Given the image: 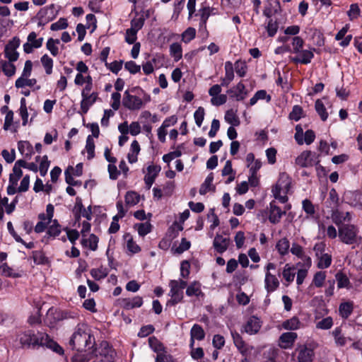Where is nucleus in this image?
<instances>
[{"instance_id":"4","label":"nucleus","mask_w":362,"mask_h":362,"mask_svg":"<svg viewBox=\"0 0 362 362\" xmlns=\"http://www.w3.org/2000/svg\"><path fill=\"white\" fill-rule=\"evenodd\" d=\"M291 179L286 173L281 174L275 186L272 188V193L275 199L281 203L288 201L287 194L291 187Z\"/></svg>"},{"instance_id":"26","label":"nucleus","mask_w":362,"mask_h":362,"mask_svg":"<svg viewBox=\"0 0 362 362\" xmlns=\"http://www.w3.org/2000/svg\"><path fill=\"white\" fill-rule=\"evenodd\" d=\"M18 148L22 155L27 159H30L33 153V148L32 145L28 141H21L18 143Z\"/></svg>"},{"instance_id":"28","label":"nucleus","mask_w":362,"mask_h":362,"mask_svg":"<svg viewBox=\"0 0 362 362\" xmlns=\"http://www.w3.org/2000/svg\"><path fill=\"white\" fill-rule=\"evenodd\" d=\"M214 180V175L212 173H209L205 179L204 183L201 185L199 189V194L202 195L206 194L209 191L215 190V187L212 186Z\"/></svg>"},{"instance_id":"13","label":"nucleus","mask_w":362,"mask_h":362,"mask_svg":"<svg viewBox=\"0 0 362 362\" xmlns=\"http://www.w3.org/2000/svg\"><path fill=\"white\" fill-rule=\"evenodd\" d=\"M120 307L126 310L140 308L143 305V298L141 296H134L132 298H124L119 299Z\"/></svg>"},{"instance_id":"33","label":"nucleus","mask_w":362,"mask_h":362,"mask_svg":"<svg viewBox=\"0 0 362 362\" xmlns=\"http://www.w3.org/2000/svg\"><path fill=\"white\" fill-rule=\"evenodd\" d=\"M191 338H195L197 340L202 341L205 337V332L201 325L194 324L190 330Z\"/></svg>"},{"instance_id":"16","label":"nucleus","mask_w":362,"mask_h":362,"mask_svg":"<svg viewBox=\"0 0 362 362\" xmlns=\"http://www.w3.org/2000/svg\"><path fill=\"white\" fill-rule=\"evenodd\" d=\"M261 328V322L259 318L252 316L248 319L246 324L243 326L242 332L252 335L257 334Z\"/></svg>"},{"instance_id":"63","label":"nucleus","mask_w":362,"mask_h":362,"mask_svg":"<svg viewBox=\"0 0 362 362\" xmlns=\"http://www.w3.org/2000/svg\"><path fill=\"white\" fill-rule=\"evenodd\" d=\"M212 344L216 349H221L225 345V339L221 334H215L212 339Z\"/></svg>"},{"instance_id":"15","label":"nucleus","mask_w":362,"mask_h":362,"mask_svg":"<svg viewBox=\"0 0 362 362\" xmlns=\"http://www.w3.org/2000/svg\"><path fill=\"white\" fill-rule=\"evenodd\" d=\"M298 335L296 332L283 333L279 339V346L284 349H288L293 346Z\"/></svg>"},{"instance_id":"22","label":"nucleus","mask_w":362,"mask_h":362,"mask_svg":"<svg viewBox=\"0 0 362 362\" xmlns=\"http://www.w3.org/2000/svg\"><path fill=\"white\" fill-rule=\"evenodd\" d=\"M186 295L187 296H196L197 298L204 297V294L202 291V285L199 281H194L192 282L186 289Z\"/></svg>"},{"instance_id":"51","label":"nucleus","mask_w":362,"mask_h":362,"mask_svg":"<svg viewBox=\"0 0 362 362\" xmlns=\"http://www.w3.org/2000/svg\"><path fill=\"white\" fill-rule=\"evenodd\" d=\"M326 278L325 272H317L315 274L313 284L317 288H320L323 286L324 281Z\"/></svg>"},{"instance_id":"31","label":"nucleus","mask_w":362,"mask_h":362,"mask_svg":"<svg viewBox=\"0 0 362 362\" xmlns=\"http://www.w3.org/2000/svg\"><path fill=\"white\" fill-rule=\"evenodd\" d=\"M13 62L9 60H1L0 64L4 74L8 77L13 76L16 73V66L12 64Z\"/></svg>"},{"instance_id":"64","label":"nucleus","mask_w":362,"mask_h":362,"mask_svg":"<svg viewBox=\"0 0 362 362\" xmlns=\"http://www.w3.org/2000/svg\"><path fill=\"white\" fill-rule=\"evenodd\" d=\"M155 362H174V359L171 355L167 354L164 350L157 354Z\"/></svg>"},{"instance_id":"41","label":"nucleus","mask_w":362,"mask_h":362,"mask_svg":"<svg viewBox=\"0 0 362 362\" xmlns=\"http://www.w3.org/2000/svg\"><path fill=\"white\" fill-rule=\"evenodd\" d=\"M300 322L296 317L286 320L283 322L282 326L285 329L296 330L300 327Z\"/></svg>"},{"instance_id":"25","label":"nucleus","mask_w":362,"mask_h":362,"mask_svg":"<svg viewBox=\"0 0 362 362\" xmlns=\"http://www.w3.org/2000/svg\"><path fill=\"white\" fill-rule=\"evenodd\" d=\"M228 93H233L231 96L235 97L238 101L244 100L247 95V92L245 90V86L242 82L236 85L235 90L230 89Z\"/></svg>"},{"instance_id":"18","label":"nucleus","mask_w":362,"mask_h":362,"mask_svg":"<svg viewBox=\"0 0 362 362\" xmlns=\"http://www.w3.org/2000/svg\"><path fill=\"white\" fill-rule=\"evenodd\" d=\"M279 286V281L276 276L267 272L264 279V287L268 293H272Z\"/></svg>"},{"instance_id":"38","label":"nucleus","mask_w":362,"mask_h":362,"mask_svg":"<svg viewBox=\"0 0 362 362\" xmlns=\"http://www.w3.org/2000/svg\"><path fill=\"white\" fill-rule=\"evenodd\" d=\"M339 312L341 317L348 318L353 312V304L349 302L342 303L339 308Z\"/></svg>"},{"instance_id":"58","label":"nucleus","mask_w":362,"mask_h":362,"mask_svg":"<svg viewBox=\"0 0 362 362\" xmlns=\"http://www.w3.org/2000/svg\"><path fill=\"white\" fill-rule=\"evenodd\" d=\"M234 68L231 62L225 63V77L228 81H232L234 78Z\"/></svg>"},{"instance_id":"57","label":"nucleus","mask_w":362,"mask_h":362,"mask_svg":"<svg viewBox=\"0 0 362 362\" xmlns=\"http://www.w3.org/2000/svg\"><path fill=\"white\" fill-rule=\"evenodd\" d=\"M25 160L20 159L18 160L13 168V173L12 175L17 177V178H21L23 175V171L21 168H24Z\"/></svg>"},{"instance_id":"48","label":"nucleus","mask_w":362,"mask_h":362,"mask_svg":"<svg viewBox=\"0 0 362 362\" xmlns=\"http://www.w3.org/2000/svg\"><path fill=\"white\" fill-rule=\"evenodd\" d=\"M225 120L233 126H238L240 124L239 118L233 110H229L226 112Z\"/></svg>"},{"instance_id":"45","label":"nucleus","mask_w":362,"mask_h":362,"mask_svg":"<svg viewBox=\"0 0 362 362\" xmlns=\"http://www.w3.org/2000/svg\"><path fill=\"white\" fill-rule=\"evenodd\" d=\"M148 344L153 351L157 354L165 350L163 344L159 341L155 337L148 338Z\"/></svg>"},{"instance_id":"2","label":"nucleus","mask_w":362,"mask_h":362,"mask_svg":"<svg viewBox=\"0 0 362 362\" xmlns=\"http://www.w3.org/2000/svg\"><path fill=\"white\" fill-rule=\"evenodd\" d=\"M69 346L78 351H86L93 348L95 340L90 329L85 323L78 324L69 340Z\"/></svg>"},{"instance_id":"12","label":"nucleus","mask_w":362,"mask_h":362,"mask_svg":"<svg viewBox=\"0 0 362 362\" xmlns=\"http://www.w3.org/2000/svg\"><path fill=\"white\" fill-rule=\"evenodd\" d=\"M331 218L333 223L336 224L338 228L343 226L344 222H351L352 219L351 215L349 212L347 211L344 213L337 209L332 211Z\"/></svg>"},{"instance_id":"27","label":"nucleus","mask_w":362,"mask_h":362,"mask_svg":"<svg viewBox=\"0 0 362 362\" xmlns=\"http://www.w3.org/2000/svg\"><path fill=\"white\" fill-rule=\"evenodd\" d=\"M291 252L293 255L302 259L309 266L311 264V259L305 255L303 247L297 243H293L291 248Z\"/></svg>"},{"instance_id":"1","label":"nucleus","mask_w":362,"mask_h":362,"mask_svg":"<svg viewBox=\"0 0 362 362\" xmlns=\"http://www.w3.org/2000/svg\"><path fill=\"white\" fill-rule=\"evenodd\" d=\"M20 342L23 346L28 347L46 346L58 354H64L63 349L45 332H25L21 335Z\"/></svg>"},{"instance_id":"34","label":"nucleus","mask_w":362,"mask_h":362,"mask_svg":"<svg viewBox=\"0 0 362 362\" xmlns=\"http://www.w3.org/2000/svg\"><path fill=\"white\" fill-rule=\"evenodd\" d=\"M124 238L127 240V250L131 253L136 254L141 251V247L134 241L132 236L129 233L125 234Z\"/></svg>"},{"instance_id":"14","label":"nucleus","mask_w":362,"mask_h":362,"mask_svg":"<svg viewBox=\"0 0 362 362\" xmlns=\"http://www.w3.org/2000/svg\"><path fill=\"white\" fill-rule=\"evenodd\" d=\"M269 221L273 224L279 223L281 217L286 214V211H282L274 201L269 204Z\"/></svg>"},{"instance_id":"11","label":"nucleus","mask_w":362,"mask_h":362,"mask_svg":"<svg viewBox=\"0 0 362 362\" xmlns=\"http://www.w3.org/2000/svg\"><path fill=\"white\" fill-rule=\"evenodd\" d=\"M81 111L82 114H86L90 107L98 99V93L93 92L91 94H86L84 92H81Z\"/></svg>"},{"instance_id":"30","label":"nucleus","mask_w":362,"mask_h":362,"mask_svg":"<svg viewBox=\"0 0 362 362\" xmlns=\"http://www.w3.org/2000/svg\"><path fill=\"white\" fill-rule=\"evenodd\" d=\"M50 223L51 225L47 228V235L54 238L61 233L62 226L57 219H54Z\"/></svg>"},{"instance_id":"17","label":"nucleus","mask_w":362,"mask_h":362,"mask_svg":"<svg viewBox=\"0 0 362 362\" xmlns=\"http://www.w3.org/2000/svg\"><path fill=\"white\" fill-rule=\"evenodd\" d=\"M297 54V56L291 58V61L296 64H308L310 63L312 59L314 57V54L312 50L301 49L300 52Z\"/></svg>"},{"instance_id":"35","label":"nucleus","mask_w":362,"mask_h":362,"mask_svg":"<svg viewBox=\"0 0 362 362\" xmlns=\"http://www.w3.org/2000/svg\"><path fill=\"white\" fill-rule=\"evenodd\" d=\"M29 76H21L19 77L15 83V86L16 88H23L25 86L32 87L35 86L37 83V80L35 78H28Z\"/></svg>"},{"instance_id":"61","label":"nucleus","mask_w":362,"mask_h":362,"mask_svg":"<svg viewBox=\"0 0 362 362\" xmlns=\"http://www.w3.org/2000/svg\"><path fill=\"white\" fill-rule=\"evenodd\" d=\"M332 318L327 317L319 321L316 325V327L321 329H328L332 327Z\"/></svg>"},{"instance_id":"50","label":"nucleus","mask_w":362,"mask_h":362,"mask_svg":"<svg viewBox=\"0 0 362 362\" xmlns=\"http://www.w3.org/2000/svg\"><path fill=\"white\" fill-rule=\"evenodd\" d=\"M33 261L37 264H45L47 262V258L45 257L44 252L40 250L33 252Z\"/></svg>"},{"instance_id":"20","label":"nucleus","mask_w":362,"mask_h":362,"mask_svg":"<svg viewBox=\"0 0 362 362\" xmlns=\"http://www.w3.org/2000/svg\"><path fill=\"white\" fill-rule=\"evenodd\" d=\"M281 11V5L279 0H268L263 11V14L270 18L273 14Z\"/></svg>"},{"instance_id":"37","label":"nucleus","mask_w":362,"mask_h":362,"mask_svg":"<svg viewBox=\"0 0 362 362\" xmlns=\"http://www.w3.org/2000/svg\"><path fill=\"white\" fill-rule=\"evenodd\" d=\"M83 245L88 247L93 251H95L98 248V238L95 234H90L88 239L81 240Z\"/></svg>"},{"instance_id":"23","label":"nucleus","mask_w":362,"mask_h":362,"mask_svg":"<svg viewBox=\"0 0 362 362\" xmlns=\"http://www.w3.org/2000/svg\"><path fill=\"white\" fill-rule=\"evenodd\" d=\"M314 355V351L312 349L304 346L298 351V362H312Z\"/></svg>"},{"instance_id":"40","label":"nucleus","mask_w":362,"mask_h":362,"mask_svg":"<svg viewBox=\"0 0 362 362\" xmlns=\"http://www.w3.org/2000/svg\"><path fill=\"white\" fill-rule=\"evenodd\" d=\"M134 228L137 230L140 236L144 237L151 231L152 225L150 223V222L146 221L145 223L135 224Z\"/></svg>"},{"instance_id":"6","label":"nucleus","mask_w":362,"mask_h":362,"mask_svg":"<svg viewBox=\"0 0 362 362\" xmlns=\"http://www.w3.org/2000/svg\"><path fill=\"white\" fill-rule=\"evenodd\" d=\"M320 156L314 151H303L296 158V165L300 168H309L317 165Z\"/></svg>"},{"instance_id":"29","label":"nucleus","mask_w":362,"mask_h":362,"mask_svg":"<svg viewBox=\"0 0 362 362\" xmlns=\"http://www.w3.org/2000/svg\"><path fill=\"white\" fill-rule=\"evenodd\" d=\"M140 151V146L136 140L132 141L130 148V152L127 155L128 160L130 163L137 161V156Z\"/></svg>"},{"instance_id":"49","label":"nucleus","mask_w":362,"mask_h":362,"mask_svg":"<svg viewBox=\"0 0 362 362\" xmlns=\"http://www.w3.org/2000/svg\"><path fill=\"white\" fill-rule=\"evenodd\" d=\"M196 36V30L194 28L189 27L187 28L182 34V40L185 43H188L192 40Z\"/></svg>"},{"instance_id":"59","label":"nucleus","mask_w":362,"mask_h":362,"mask_svg":"<svg viewBox=\"0 0 362 362\" xmlns=\"http://www.w3.org/2000/svg\"><path fill=\"white\" fill-rule=\"evenodd\" d=\"M361 13V10L357 4H353L350 6V9L347 11V15L351 21L357 18Z\"/></svg>"},{"instance_id":"7","label":"nucleus","mask_w":362,"mask_h":362,"mask_svg":"<svg viewBox=\"0 0 362 362\" xmlns=\"http://www.w3.org/2000/svg\"><path fill=\"white\" fill-rule=\"evenodd\" d=\"M21 40L18 37H13L5 46L4 56L10 62H16L19 57V54L16 51L20 46Z\"/></svg>"},{"instance_id":"55","label":"nucleus","mask_w":362,"mask_h":362,"mask_svg":"<svg viewBox=\"0 0 362 362\" xmlns=\"http://www.w3.org/2000/svg\"><path fill=\"white\" fill-rule=\"evenodd\" d=\"M235 70L236 74L240 77H243L246 74V71H247L246 63L241 60H238L235 63Z\"/></svg>"},{"instance_id":"5","label":"nucleus","mask_w":362,"mask_h":362,"mask_svg":"<svg viewBox=\"0 0 362 362\" xmlns=\"http://www.w3.org/2000/svg\"><path fill=\"white\" fill-rule=\"evenodd\" d=\"M137 90L143 92L139 87L133 88L131 90H127L124 93L122 98L123 106L132 111L139 110L144 106V103L142 98L139 96L132 94V93H136Z\"/></svg>"},{"instance_id":"19","label":"nucleus","mask_w":362,"mask_h":362,"mask_svg":"<svg viewBox=\"0 0 362 362\" xmlns=\"http://www.w3.org/2000/svg\"><path fill=\"white\" fill-rule=\"evenodd\" d=\"M100 355L104 358L107 362H114L116 354L115 351L109 346L106 341H103L100 344Z\"/></svg>"},{"instance_id":"42","label":"nucleus","mask_w":362,"mask_h":362,"mask_svg":"<svg viewBox=\"0 0 362 362\" xmlns=\"http://www.w3.org/2000/svg\"><path fill=\"white\" fill-rule=\"evenodd\" d=\"M290 247L289 241L287 238H281L279 240L276 245V248L281 255H285L288 253Z\"/></svg>"},{"instance_id":"9","label":"nucleus","mask_w":362,"mask_h":362,"mask_svg":"<svg viewBox=\"0 0 362 362\" xmlns=\"http://www.w3.org/2000/svg\"><path fill=\"white\" fill-rule=\"evenodd\" d=\"M27 42L23 44V51L26 54H30L33 52L34 49H38L42 47L43 43V37L37 38V33L31 32L27 37Z\"/></svg>"},{"instance_id":"47","label":"nucleus","mask_w":362,"mask_h":362,"mask_svg":"<svg viewBox=\"0 0 362 362\" xmlns=\"http://www.w3.org/2000/svg\"><path fill=\"white\" fill-rule=\"evenodd\" d=\"M59 40L53 38L48 39L47 42V49L54 57H56L59 54V49L57 45L59 44Z\"/></svg>"},{"instance_id":"62","label":"nucleus","mask_w":362,"mask_h":362,"mask_svg":"<svg viewBox=\"0 0 362 362\" xmlns=\"http://www.w3.org/2000/svg\"><path fill=\"white\" fill-rule=\"evenodd\" d=\"M304 41L303 40L298 36H296L293 38L292 45H293V52L298 53L300 50L302 49L303 47Z\"/></svg>"},{"instance_id":"53","label":"nucleus","mask_w":362,"mask_h":362,"mask_svg":"<svg viewBox=\"0 0 362 362\" xmlns=\"http://www.w3.org/2000/svg\"><path fill=\"white\" fill-rule=\"evenodd\" d=\"M0 272L8 277L18 278L21 276L18 273L13 272V269L9 267L6 264H4L0 267Z\"/></svg>"},{"instance_id":"46","label":"nucleus","mask_w":362,"mask_h":362,"mask_svg":"<svg viewBox=\"0 0 362 362\" xmlns=\"http://www.w3.org/2000/svg\"><path fill=\"white\" fill-rule=\"evenodd\" d=\"M332 263V256L327 253L318 257L317 267L320 269L328 268Z\"/></svg>"},{"instance_id":"44","label":"nucleus","mask_w":362,"mask_h":362,"mask_svg":"<svg viewBox=\"0 0 362 362\" xmlns=\"http://www.w3.org/2000/svg\"><path fill=\"white\" fill-rule=\"evenodd\" d=\"M86 150L88 153V159H93L95 157V143L91 135H88L86 139Z\"/></svg>"},{"instance_id":"10","label":"nucleus","mask_w":362,"mask_h":362,"mask_svg":"<svg viewBox=\"0 0 362 362\" xmlns=\"http://www.w3.org/2000/svg\"><path fill=\"white\" fill-rule=\"evenodd\" d=\"M169 286L170 288L169 296L171 298L168 301L167 305L173 306L182 301L184 298L183 291L177 286L176 283H173L171 280L169 282Z\"/></svg>"},{"instance_id":"32","label":"nucleus","mask_w":362,"mask_h":362,"mask_svg":"<svg viewBox=\"0 0 362 362\" xmlns=\"http://www.w3.org/2000/svg\"><path fill=\"white\" fill-rule=\"evenodd\" d=\"M170 54L174 58L175 62L179 61L182 57V49L180 44L174 42L170 46Z\"/></svg>"},{"instance_id":"21","label":"nucleus","mask_w":362,"mask_h":362,"mask_svg":"<svg viewBox=\"0 0 362 362\" xmlns=\"http://www.w3.org/2000/svg\"><path fill=\"white\" fill-rule=\"evenodd\" d=\"M230 239L223 238L222 235L217 234L214 240V247L218 253L224 252L228 247Z\"/></svg>"},{"instance_id":"24","label":"nucleus","mask_w":362,"mask_h":362,"mask_svg":"<svg viewBox=\"0 0 362 362\" xmlns=\"http://www.w3.org/2000/svg\"><path fill=\"white\" fill-rule=\"evenodd\" d=\"M339 204V199L338 194L334 188H332L329 192V197L325 202L326 206L332 210H335Z\"/></svg>"},{"instance_id":"8","label":"nucleus","mask_w":362,"mask_h":362,"mask_svg":"<svg viewBox=\"0 0 362 362\" xmlns=\"http://www.w3.org/2000/svg\"><path fill=\"white\" fill-rule=\"evenodd\" d=\"M230 334L234 346L237 348L239 352L243 356H247L252 350V347L249 346L245 343L242 336L235 329H230Z\"/></svg>"},{"instance_id":"3","label":"nucleus","mask_w":362,"mask_h":362,"mask_svg":"<svg viewBox=\"0 0 362 362\" xmlns=\"http://www.w3.org/2000/svg\"><path fill=\"white\" fill-rule=\"evenodd\" d=\"M358 232V227L354 224H344L338 228L339 238L346 245L358 244L361 240Z\"/></svg>"},{"instance_id":"52","label":"nucleus","mask_w":362,"mask_h":362,"mask_svg":"<svg viewBox=\"0 0 362 362\" xmlns=\"http://www.w3.org/2000/svg\"><path fill=\"white\" fill-rule=\"evenodd\" d=\"M336 280L337 281V286L339 288H346L349 284V280L348 277L341 272H338L336 276Z\"/></svg>"},{"instance_id":"56","label":"nucleus","mask_w":362,"mask_h":362,"mask_svg":"<svg viewBox=\"0 0 362 362\" xmlns=\"http://www.w3.org/2000/svg\"><path fill=\"white\" fill-rule=\"evenodd\" d=\"M201 17L200 27L206 28V21L210 16V9L209 7H204L199 11Z\"/></svg>"},{"instance_id":"36","label":"nucleus","mask_w":362,"mask_h":362,"mask_svg":"<svg viewBox=\"0 0 362 362\" xmlns=\"http://www.w3.org/2000/svg\"><path fill=\"white\" fill-rule=\"evenodd\" d=\"M41 64L45 69V73L47 75H50L52 73V69H53V64L54 62L53 59L49 57L47 54L42 56L40 58Z\"/></svg>"},{"instance_id":"54","label":"nucleus","mask_w":362,"mask_h":362,"mask_svg":"<svg viewBox=\"0 0 362 362\" xmlns=\"http://www.w3.org/2000/svg\"><path fill=\"white\" fill-rule=\"evenodd\" d=\"M90 275L96 281H99L105 278L107 276V272L105 269L103 268L93 269L90 270Z\"/></svg>"},{"instance_id":"43","label":"nucleus","mask_w":362,"mask_h":362,"mask_svg":"<svg viewBox=\"0 0 362 362\" xmlns=\"http://www.w3.org/2000/svg\"><path fill=\"white\" fill-rule=\"evenodd\" d=\"M315 107L316 112L320 115L321 119L322 121H325L328 117V113H327V110L321 100L317 99L315 101Z\"/></svg>"},{"instance_id":"39","label":"nucleus","mask_w":362,"mask_h":362,"mask_svg":"<svg viewBox=\"0 0 362 362\" xmlns=\"http://www.w3.org/2000/svg\"><path fill=\"white\" fill-rule=\"evenodd\" d=\"M125 203L128 206H134L140 201V196L134 191H129L125 194Z\"/></svg>"},{"instance_id":"60","label":"nucleus","mask_w":362,"mask_h":362,"mask_svg":"<svg viewBox=\"0 0 362 362\" xmlns=\"http://www.w3.org/2000/svg\"><path fill=\"white\" fill-rule=\"evenodd\" d=\"M49 167V161L48 160L47 156H44L38 168L41 176L43 177L47 174Z\"/></svg>"}]
</instances>
